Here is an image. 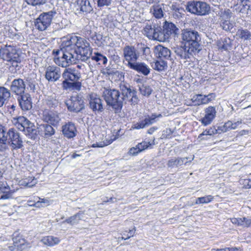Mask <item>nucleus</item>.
I'll list each match as a JSON object with an SVG mask.
<instances>
[{"label":"nucleus","instance_id":"f257e3e1","mask_svg":"<svg viewBox=\"0 0 251 251\" xmlns=\"http://www.w3.org/2000/svg\"><path fill=\"white\" fill-rule=\"evenodd\" d=\"M68 44L60 50L53 51L54 63L62 67L75 64L77 61H85L92 55V49L89 42L84 38L72 36Z\"/></svg>","mask_w":251,"mask_h":251},{"label":"nucleus","instance_id":"f03ea898","mask_svg":"<svg viewBox=\"0 0 251 251\" xmlns=\"http://www.w3.org/2000/svg\"><path fill=\"white\" fill-rule=\"evenodd\" d=\"M182 45L175 49L176 55L181 59L187 60L194 57L201 50V37L195 30L186 28L180 34Z\"/></svg>","mask_w":251,"mask_h":251},{"label":"nucleus","instance_id":"7ed1b4c3","mask_svg":"<svg viewBox=\"0 0 251 251\" xmlns=\"http://www.w3.org/2000/svg\"><path fill=\"white\" fill-rule=\"evenodd\" d=\"M102 97L107 105L111 106L116 113L121 111L123 105V99L121 98L120 92L118 90L104 89Z\"/></svg>","mask_w":251,"mask_h":251},{"label":"nucleus","instance_id":"20e7f679","mask_svg":"<svg viewBox=\"0 0 251 251\" xmlns=\"http://www.w3.org/2000/svg\"><path fill=\"white\" fill-rule=\"evenodd\" d=\"M186 9L192 14L202 16L208 14L210 12V7L205 2L191 1L188 2Z\"/></svg>","mask_w":251,"mask_h":251},{"label":"nucleus","instance_id":"39448f33","mask_svg":"<svg viewBox=\"0 0 251 251\" xmlns=\"http://www.w3.org/2000/svg\"><path fill=\"white\" fill-rule=\"evenodd\" d=\"M143 33L149 39L157 40L159 42L164 41V35L162 33L160 26L155 24H147L143 29Z\"/></svg>","mask_w":251,"mask_h":251},{"label":"nucleus","instance_id":"423d86ee","mask_svg":"<svg viewBox=\"0 0 251 251\" xmlns=\"http://www.w3.org/2000/svg\"><path fill=\"white\" fill-rule=\"evenodd\" d=\"M123 56L124 59L127 62V66L129 67L131 64H133L138 59L139 52L136 47L126 45L123 48Z\"/></svg>","mask_w":251,"mask_h":251},{"label":"nucleus","instance_id":"0eeeda50","mask_svg":"<svg viewBox=\"0 0 251 251\" xmlns=\"http://www.w3.org/2000/svg\"><path fill=\"white\" fill-rule=\"evenodd\" d=\"M0 57L3 60L9 62H17L19 55L14 46L6 45L0 49Z\"/></svg>","mask_w":251,"mask_h":251},{"label":"nucleus","instance_id":"6e6552de","mask_svg":"<svg viewBox=\"0 0 251 251\" xmlns=\"http://www.w3.org/2000/svg\"><path fill=\"white\" fill-rule=\"evenodd\" d=\"M68 109L73 112L77 113L84 107V100L80 95H75L66 102Z\"/></svg>","mask_w":251,"mask_h":251},{"label":"nucleus","instance_id":"1a4fd4ad","mask_svg":"<svg viewBox=\"0 0 251 251\" xmlns=\"http://www.w3.org/2000/svg\"><path fill=\"white\" fill-rule=\"evenodd\" d=\"M7 140L14 149H20L23 147V141L20 133L16 129L11 128L7 133Z\"/></svg>","mask_w":251,"mask_h":251},{"label":"nucleus","instance_id":"9d476101","mask_svg":"<svg viewBox=\"0 0 251 251\" xmlns=\"http://www.w3.org/2000/svg\"><path fill=\"white\" fill-rule=\"evenodd\" d=\"M232 12L229 9L221 10L218 13L221 23V26L224 30L228 31L232 28V24L230 22V19L232 17Z\"/></svg>","mask_w":251,"mask_h":251},{"label":"nucleus","instance_id":"9b49d317","mask_svg":"<svg viewBox=\"0 0 251 251\" xmlns=\"http://www.w3.org/2000/svg\"><path fill=\"white\" fill-rule=\"evenodd\" d=\"M64 80L62 82V87L66 85L65 83H71L78 81L81 77L80 73L74 68L65 69L62 75Z\"/></svg>","mask_w":251,"mask_h":251},{"label":"nucleus","instance_id":"f8f14e48","mask_svg":"<svg viewBox=\"0 0 251 251\" xmlns=\"http://www.w3.org/2000/svg\"><path fill=\"white\" fill-rule=\"evenodd\" d=\"M162 117V114L156 113H153L151 116H146L143 120L135 124L133 128L137 129L143 128L155 123L157 121L156 119Z\"/></svg>","mask_w":251,"mask_h":251},{"label":"nucleus","instance_id":"ddd939ff","mask_svg":"<svg viewBox=\"0 0 251 251\" xmlns=\"http://www.w3.org/2000/svg\"><path fill=\"white\" fill-rule=\"evenodd\" d=\"M204 116L200 121L204 126H208L212 122L216 117L217 111L215 106H209L204 109Z\"/></svg>","mask_w":251,"mask_h":251},{"label":"nucleus","instance_id":"4468645a","mask_svg":"<svg viewBox=\"0 0 251 251\" xmlns=\"http://www.w3.org/2000/svg\"><path fill=\"white\" fill-rule=\"evenodd\" d=\"M61 70L57 66H49L46 68L45 78L51 82L57 81L61 77Z\"/></svg>","mask_w":251,"mask_h":251},{"label":"nucleus","instance_id":"2eb2a0df","mask_svg":"<svg viewBox=\"0 0 251 251\" xmlns=\"http://www.w3.org/2000/svg\"><path fill=\"white\" fill-rule=\"evenodd\" d=\"M89 107L95 112L100 113L104 110L102 100L95 94L89 95Z\"/></svg>","mask_w":251,"mask_h":251},{"label":"nucleus","instance_id":"dca6fc26","mask_svg":"<svg viewBox=\"0 0 251 251\" xmlns=\"http://www.w3.org/2000/svg\"><path fill=\"white\" fill-rule=\"evenodd\" d=\"M155 144L154 138H153L151 142L143 141L138 144L135 147L131 148L129 151V153L133 155H136L139 152H140L147 149L152 148V146Z\"/></svg>","mask_w":251,"mask_h":251},{"label":"nucleus","instance_id":"f3484780","mask_svg":"<svg viewBox=\"0 0 251 251\" xmlns=\"http://www.w3.org/2000/svg\"><path fill=\"white\" fill-rule=\"evenodd\" d=\"M43 119L53 126L57 125L61 120L57 112L47 110L43 111Z\"/></svg>","mask_w":251,"mask_h":251},{"label":"nucleus","instance_id":"a211bd4d","mask_svg":"<svg viewBox=\"0 0 251 251\" xmlns=\"http://www.w3.org/2000/svg\"><path fill=\"white\" fill-rule=\"evenodd\" d=\"M10 89L16 95L20 96L24 94L25 89V84L21 78L15 79L11 83Z\"/></svg>","mask_w":251,"mask_h":251},{"label":"nucleus","instance_id":"6ab92c4d","mask_svg":"<svg viewBox=\"0 0 251 251\" xmlns=\"http://www.w3.org/2000/svg\"><path fill=\"white\" fill-rule=\"evenodd\" d=\"M163 27V31L162 30V33L163 35H164V41L168 39L170 35L177 34L178 31V28L175 24L167 21L164 22Z\"/></svg>","mask_w":251,"mask_h":251},{"label":"nucleus","instance_id":"aec40b11","mask_svg":"<svg viewBox=\"0 0 251 251\" xmlns=\"http://www.w3.org/2000/svg\"><path fill=\"white\" fill-rule=\"evenodd\" d=\"M128 68L145 76L148 75L151 72L149 66L143 62L136 61L133 64H131Z\"/></svg>","mask_w":251,"mask_h":251},{"label":"nucleus","instance_id":"412c9836","mask_svg":"<svg viewBox=\"0 0 251 251\" xmlns=\"http://www.w3.org/2000/svg\"><path fill=\"white\" fill-rule=\"evenodd\" d=\"M155 55L161 59L169 60L171 59V50L166 47L158 45L154 47Z\"/></svg>","mask_w":251,"mask_h":251},{"label":"nucleus","instance_id":"4be33fe9","mask_svg":"<svg viewBox=\"0 0 251 251\" xmlns=\"http://www.w3.org/2000/svg\"><path fill=\"white\" fill-rule=\"evenodd\" d=\"M18 100L21 109L24 111L29 110L32 107L31 98L28 94L20 95Z\"/></svg>","mask_w":251,"mask_h":251},{"label":"nucleus","instance_id":"5701e85b","mask_svg":"<svg viewBox=\"0 0 251 251\" xmlns=\"http://www.w3.org/2000/svg\"><path fill=\"white\" fill-rule=\"evenodd\" d=\"M62 131L65 137L72 138L75 136L77 130L75 125L72 122H69L62 126Z\"/></svg>","mask_w":251,"mask_h":251},{"label":"nucleus","instance_id":"b1692460","mask_svg":"<svg viewBox=\"0 0 251 251\" xmlns=\"http://www.w3.org/2000/svg\"><path fill=\"white\" fill-rule=\"evenodd\" d=\"M25 125L26 126L25 130V135L29 138L35 140L37 137L38 132V130H37L38 128L29 120L25 121Z\"/></svg>","mask_w":251,"mask_h":251},{"label":"nucleus","instance_id":"393cba45","mask_svg":"<svg viewBox=\"0 0 251 251\" xmlns=\"http://www.w3.org/2000/svg\"><path fill=\"white\" fill-rule=\"evenodd\" d=\"M120 88L122 92L121 98L123 99V103H126L128 99L133 94V92L136 91L134 89H130L128 84H126L124 83L120 84Z\"/></svg>","mask_w":251,"mask_h":251},{"label":"nucleus","instance_id":"a878e982","mask_svg":"<svg viewBox=\"0 0 251 251\" xmlns=\"http://www.w3.org/2000/svg\"><path fill=\"white\" fill-rule=\"evenodd\" d=\"M38 133L45 138H49L53 135L55 133V130L50 125H41L38 127Z\"/></svg>","mask_w":251,"mask_h":251},{"label":"nucleus","instance_id":"bb28decb","mask_svg":"<svg viewBox=\"0 0 251 251\" xmlns=\"http://www.w3.org/2000/svg\"><path fill=\"white\" fill-rule=\"evenodd\" d=\"M188 159L187 157H174L171 158L168 161L167 165L168 168H178L181 167L183 164L186 165L188 162L186 160Z\"/></svg>","mask_w":251,"mask_h":251},{"label":"nucleus","instance_id":"cd10ccee","mask_svg":"<svg viewBox=\"0 0 251 251\" xmlns=\"http://www.w3.org/2000/svg\"><path fill=\"white\" fill-rule=\"evenodd\" d=\"M11 95L10 90L4 86H0V107L8 103Z\"/></svg>","mask_w":251,"mask_h":251},{"label":"nucleus","instance_id":"c85d7f7f","mask_svg":"<svg viewBox=\"0 0 251 251\" xmlns=\"http://www.w3.org/2000/svg\"><path fill=\"white\" fill-rule=\"evenodd\" d=\"M10 187L6 182L0 181V193H3L0 197L1 199H8L12 198V194L9 193Z\"/></svg>","mask_w":251,"mask_h":251},{"label":"nucleus","instance_id":"c756f323","mask_svg":"<svg viewBox=\"0 0 251 251\" xmlns=\"http://www.w3.org/2000/svg\"><path fill=\"white\" fill-rule=\"evenodd\" d=\"M60 240L53 236H47L43 237L41 240V242L45 245L52 247L59 243Z\"/></svg>","mask_w":251,"mask_h":251},{"label":"nucleus","instance_id":"7c9ffc66","mask_svg":"<svg viewBox=\"0 0 251 251\" xmlns=\"http://www.w3.org/2000/svg\"><path fill=\"white\" fill-rule=\"evenodd\" d=\"M56 14V12L55 11L51 10L48 12H44L41 14L39 17L44 22H46L45 24L49 26L50 25L52 18Z\"/></svg>","mask_w":251,"mask_h":251},{"label":"nucleus","instance_id":"2f4dec72","mask_svg":"<svg viewBox=\"0 0 251 251\" xmlns=\"http://www.w3.org/2000/svg\"><path fill=\"white\" fill-rule=\"evenodd\" d=\"M151 13L156 19H161L163 17L164 12L162 6L160 5H154L150 9Z\"/></svg>","mask_w":251,"mask_h":251},{"label":"nucleus","instance_id":"473e14b6","mask_svg":"<svg viewBox=\"0 0 251 251\" xmlns=\"http://www.w3.org/2000/svg\"><path fill=\"white\" fill-rule=\"evenodd\" d=\"M83 213L82 212H78L76 214L67 219L63 223H67L71 225H74L78 224L80 220L83 217Z\"/></svg>","mask_w":251,"mask_h":251},{"label":"nucleus","instance_id":"72a5a7b5","mask_svg":"<svg viewBox=\"0 0 251 251\" xmlns=\"http://www.w3.org/2000/svg\"><path fill=\"white\" fill-rule=\"evenodd\" d=\"M152 67L156 71L161 72L167 68V63L162 59L156 60L152 64Z\"/></svg>","mask_w":251,"mask_h":251},{"label":"nucleus","instance_id":"f704fd0d","mask_svg":"<svg viewBox=\"0 0 251 251\" xmlns=\"http://www.w3.org/2000/svg\"><path fill=\"white\" fill-rule=\"evenodd\" d=\"M136 48L138 52H141L142 55L145 57H147L150 55L151 50L150 48L144 43H140L136 44Z\"/></svg>","mask_w":251,"mask_h":251},{"label":"nucleus","instance_id":"c9c22d12","mask_svg":"<svg viewBox=\"0 0 251 251\" xmlns=\"http://www.w3.org/2000/svg\"><path fill=\"white\" fill-rule=\"evenodd\" d=\"M37 183V180L34 177L29 176L25 179L22 180L21 182V185L27 187H32Z\"/></svg>","mask_w":251,"mask_h":251},{"label":"nucleus","instance_id":"e433bc0d","mask_svg":"<svg viewBox=\"0 0 251 251\" xmlns=\"http://www.w3.org/2000/svg\"><path fill=\"white\" fill-rule=\"evenodd\" d=\"M28 119L23 116L19 117L17 119V122L15 123L16 127L19 130L25 132L26 126L25 125V121H28Z\"/></svg>","mask_w":251,"mask_h":251},{"label":"nucleus","instance_id":"4c0bfd02","mask_svg":"<svg viewBox=\"0 0 251 251\" xmlns=\"http://www.w3.org/2000/svg\"><path fill=\"white\" fill-rule=\"evenodd\" d=\"M80 10L86 13H90L93 10V7L88 0H81L80 3Z\"/></svg>","mask_w":251,"mask_h":251},{"label":"nucleus","instance_id":"58836bf2","mask_svg":"<svg viewBox=\"0 0 251 251\" xmlns=\"http://www.w3.org/2000/svg\"><path fill=\"white\" fill-rule=\"evenodd\" d=\"M65 86H63L65 90L71 89L73 90H79L81 88V83L78 81H73L71 83H65Z\"/></svg>","mask_w":251,"mask_h":251},{"label":"nucleus","instance_id":"ea45409f","mask_svg":"<svg viewBox=\"0 0 251 251\" xmlns=\"http://www.w3.org/2000/svg\"><path fill=\"white\" fill-rule=\"evenodd\" d=\"M237 35L244 40H251V33L247 29H238L237 32Z\"/></svg>","mask_w":251,"mask_h":251},{"label":"nucleus","instance_id":"a19ab883","mask_svg":"<svg viewBox=\"0 0 251 251\" xmlns=\"http://www.w3.org/2000/svg\"><path fill=\"white\" fill-rule=\"evenodd\" d=\"M139 89L141 94L145 96L149 97L152 93V89L147 84H142L138 85Z\"/></svg>","mask_w":251,"mask_h":251},{"label":"nucleus","instance_id":"79ce46f5","mask_svg":"<svg viewBox=\"0 0 251 251\" xmlns=\"http://www.w3.org/2000/svg\"><path fill=\"white\" fill-rule=\"evenodd\" d=\"M92 59L99 62V64L101 63L103 64H105L107 62L106 57L98 52L95 53L92 56Z\"/></svg>","mask_w":251,"mask_h":251},{"label":"nucleus","instance_id":"37998d69","mask_svg":"<svg viewBox=\"0 0 251 251\" xmlns=\"http://www.w3.org/2000/svg\"><path fill=\"white\" fill-rule=\"evenodd\" d=\"M114 139H109V138H106L105 140H103V141L97 142L95 144H93L92 146L93 148H102L105 146H108L111 144L112 142L114 141Z\"/></svg>","mask_w":251,"mask_h":251},{"label":"nucleus","instance_id":"c03bdc74","mask_svg":"<svg viewBox=\"0 0 251 251\" xmlns=\"http://www.w3.org/2000/svg\"><path fill=\"white\" fill-rule=\"evenodd\" d=\"M40 18L38 17L35 22V26L38 30L44 31L49 27Z\"/></svg>","mask_w":251,"mask_h":251},{"label":"nucleus","instance_id":"a18cd8bd","mask_svg":"<svg viewBox=\"0 0 251 251\" xmlns=\"http://www.w3.org/2000/svg\"><path fill=\"white\" fill-rule=\"evenodd\" d=\"M213 200V197L211 195H208L203 197L197 198L196 204H206L211 202Z\"/></svg>","mask_w":251,"mask_h":251},{"label":"nucleus","instance_id":"49530a36","mask_svg":"<svg viewBox=\"0 0 251 251\" xmlns=\"http://www.w3.org/2000/svg\"><path fill=\"white\" fill-rule=\"evenodd\" d=\"M136 228L134 227L132 229H129L128 231L127 230H125L123 233V236L121 238V240H127L131 237H133L135 233Z\"/></svg>","mask_w":251,"mask_h":251},{"label":"nucleus","instance_id":"de8ad7c7","mask_svg":"<svg viewBox=\"0 0 251 251\" xmlns=\"http://www.w3.org/2000/svg\"><path fill=\"white\" fill-rule=\"evenodd\" d=\"M13 251H27L28 246L25 243H21L20 244L15 243L13 249Z\"/></svg>","mask_w":251,"mask_h":251},{"label":"nucleus","instance_id":"09e8293b","mask_svg":"<svg viewBox=\"0 0 251 251\" xmlns=\"http://www.w3.org/2000/svg\"><path fill=\"white\" fill-rule=\"evenodd\" d=\"M7 140V133H6L4 127L0 125V143L6 144Z\"/></svg>","mask_w":251,"mask_h":251},{"label":"nucleus","instance_id":"8fccbe9b","mask_svg":"<svg viewBox=\"0 0 251 251\" xmlns=\"http://www.w3.org/2000/svg\"><path fill=\"white\" fill-rule=\"evenodd\" d=\"M94 40L98 46L100 47L103 45L104 39L102 34L100 33L96 34L94 37Z\"/></svg>","mask_w":251,"mask_h":251},{"label":"nucleus","instance_id":"3c124183","mask_svg":"<svg viewBox=\"0 0 251 251\" xmlns=\"http://www.w3.org/2000/svg\"><path fill=\"white\" fill-rule=\"evenodd\" d=\"M26 82L30 90L34 92L35 90V85L36 84L35 78L27 77L26 79Z\"/></svg>","mask_w":251,"mask_h":251},{"label":"nucleus","instance_id":"603ef678","mask_svg":"<svg viewBox=\"0 0 251 251\" xmlns=\"http://www.w3.org/2000/svg\"><path fill=\"white\" fill-rule=\"evenodd\" d=\"M28 4L32 6L41 5L45 4L46 0H24Z\"/></svg>","mask_w":251,"mask_h":251},{"label":"nucleus","instance_id":"864d4df0","mask_svg":"<svg viewBox=\"0 0 251 251\" xmlns=\"http://www.w3.org/2000/svg\"><path fill=\"white\" fill-rule=\"evenodd\" d=\"M201 94L195 95L192 97V98H191V101L194 105H201Z\"/></svg>","mask_w":251,"mask_h":251},{"label":"nucleus","instance_id":"5fc2aeb1","mask_svg":"<svg viewBox=\"0 0 251 251\" xmlns=\"http://www.w3.org/2000/svg\"><path fill=\"white\" fill-rule=\"evenodd\" d=\"M247 0H243L242 1V5L238 7V12L244 13L246 10H248L250 8V6L247 4Z\"/></svg>","mask_w":251,"mask_h":251},{"label":"nucleus","instance_id":"6e6d98bb","mask_svg":"<svg viewBox=\"0 0 251 251\" xmlns=\"http://www.w3.org/2000/svg\"><path fill=\"white\" fill-rule=\"evenodd\" d=\"M37 199L38 200L37 201V202H39L40 203L38 208L49 205L50 204V201L48 199H41L39 197H37Z\"/></svg>","mask_w":251,"mask_h":251},{"label":"nucleus","instance_id":"4d7b16f0","mask_svg":"<svg viewBox=\"0 0 251 251\" xmlns=\"http://www.w3.org/2000/svg\"><path fill=\"white\" fill-rule=\"evenodd\" d=\"M136 94V91L133 92V94H132L131 97L127 100L131 102V104L135 105L138 102L139 99Z\"/></svg>","mask_w":251,"mask_h":251},{"label":"nucleus","instance_id":"13d9d810","mask_svg":"<svg viewBox=\"0 0 251 251\" xmlns=\"http://www.w3.org/2000/svg\"><path fill=\"white\" fill-rule=\"evenodd\" d=\"M112 0H98V6L102 7L105 5L108 6L111 3Z\"/></svg>","mask_w":251,"mask_h":251},{"label":"nucleus","instance_id":"bf43d9fd","mask_svg":"<svg viewBox=\"0 0 251 251\" xmlns=\"http://www.w3.org/2000/svg\"><path fill=\"white\" fill-rule=\"evenodd\" d=\"M47 105L50 108H54L58 105V101L54 99L49 100L47 101Z\"/></svg>","mask_w":251,"mask_h":251},{"label":"nucleus","instance_id":"052dcab7","mask_svg":"<svg viewBox=\"0 0 251 251\" xmlns=\"http://www.w3.org/2000/svg\"><path fill=\"white\" fill-rule=\"evenodd\" d=\"M231 222L238 225H244L243 218H233L231 219Z\"/></svg>","mask_w":251,"mask_h":251},{"label":"nucleus","instance_id":"680f3d73","mask_svg":"<svg viewBox=\"0 0 251 251\" xmlns=\"http://www.w3.org/2000/svg\"><path fill=\"white\" fill-rule=\"evenodd\" d=\"M206 96L208 103L214 100L216 98V94L215 93H209Z\"/></svg>","mask_w":251,"mask_h":251},{"label":"nucleus","instance_id":"e2e57ef3","mask_svg":"<svg viewBox=\"0 0 251 251\" xmlns=\"http://www.w3.org/2000/svg\"><path fill=\"white\" fill-rule=\"evenodd\" d=\"M217 130L218 134H221L222 133L227 131L226 128L225 124L218 126L217 127Z\"/></svg>","mask_w":251,"mask_h":251},{"label":"nucleus","instance_id":"0e129e2a","mask_svg":"<svg viewBox=\"0 0 251 251\" xmlns=\"http://www.w3.org/2000/svg\"><path fill=\"white\" fill-rule=\"evenodd\" d=\"M243 224L246 227H251V219H248L245 217L243 218Z\"/></svg>","mask_w":251,"mask_h":251},{"label":"nucleus","instance_id":"69168bd1","mask_svg":"<svg viewBox=\"0 0 251 251\" xmlns=\"http://www.w3.org/2000/svg\"><path fill=\"white\" fill-rule=\"evenodd\" d=\"M210 135H213L216 134H218L217 128L215 126H213L208 129Z\"/></svg>","mask_w":251,"mask_h":251},{"label":"nucleus","instance_id":"338daca9","mask_svg":"<svg viewBox=\"0 0 251 251\" xmlns=\"http://www.w3.org/2000/svg\"><path fill=\"white\" fill-rule=\"evenodd\" d=\"M27 204L29 206H33L35 207H38L39 206V204H40L39 202H37V201H28L27 202Z\"/></svg>","mask_w":251,"mask_h":251},{"label":"nucleus","instance_id":"774afa93","mask_svg":"<svg viewBox=\"0 0 251 251\" xmlns=\"http://www.w3.org/2000/svg\"><path fill=\"white\" fill-rule=\"evenodd\" d=\"M244 184L248 188H251V179H247L244 180Z\"/></svg>","mask_w":251,"mask_h":251}]
</instances>
